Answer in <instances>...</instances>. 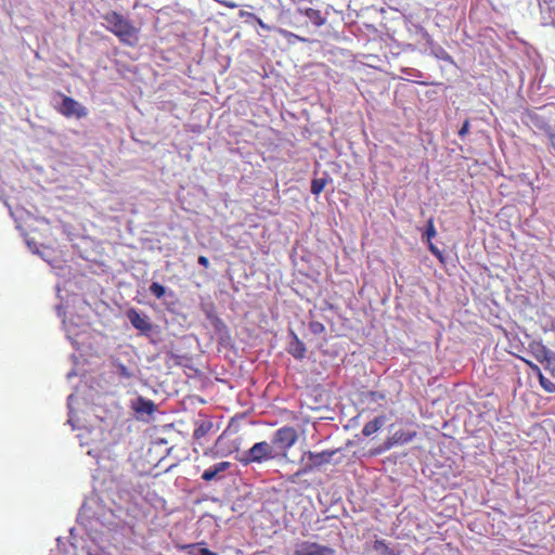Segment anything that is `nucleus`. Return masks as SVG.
Instances as JSON below:
<instances>
[{
	"instance_id": "nucleus-32",
	"label": "nucleus",
	"mask_w": 555,
	"mask_h": 555,
	"mask_svg": "<svg viewBox=\"0 0 555 555\" xmlns=\"http://www.w3.org/2000/svg\"><path fill=\"white\" fill-rule=\"evenodd\" d=\"M199 555H218V554H217V553H215V552H211V551H210V550H208V548H205V547H204V548H201V551H199Z\"/></svg>"
},
{
	"instance_id": "nucleus-15",
	"label": "nucleus",
	"mask_w": 555,
	"mask_h": 555,
	"mask_svg": "<svg viewBox=\"0 0 555 555\" xmlns=\"http://www.w3.org/2000/svg\"><path fill=\"white\" fill-rule=\"evenodd\" d=\"M212 426L210 421L197 422L193 433L194 439L199 440L204 438L212 429Z\"/></svg>"
},
{
	"instance_id": "nucleus-18",
	"label": "nucleus",
	"mask_w": 555,
	"mask_h": 555,
	"mask_svg": "<svg viewBox=\"0 0 555 555\" xmlns=\"http://www.w3.org/2000/svg\"><path fill=\"white\" fill-rule=\"evenodd\" d=\"M279 33L287 39L288 42H294V41H300V42H310L309 39L305 38V37H301L297 34H294V33H291L288 30H285V29H279Z\"/></svg>"
},
{
	"instance_id": "nucleus-16",
	"label": "nucleus",
	"mask_w": 555,
	"mask_h": 555,
	"mask_svg": "<svg viewBox=\"0 0 555 555\" xmlns=\"http://www.w3.org/2000/svg\"><path fill=\"white\" fill-rule=\"evenodd\" d=\"M437 235V231L434 223V218H429L427 220L426 231L423 233L422 238L426 242H431V240Z\"/></svg>"
},
{
	"instance_id": "nucleus-13",
	"label": "nucleus",
	"mask_w": 555,
	"mask_h": 555,
	"mask_svg": "<svg viewBox=\"0 0 555 555\" xmlns=\"http://www.w3.org/2000/svg\"><path fill=\"white\" fill-rule=\"evenodd\" d=\"M530 350L532 351L534 358L540 363H543L547 357H550L553 351H551L546 346H544L542 343H532L530 344Z\"/></svg>"
},
{
	"instance_id": "nucleus-24",
	"label": "nucleus",
	"mask_w": 555,
	"mask_h": 555,
	"mask_svg": "<svg viewBox=\"0 0 555 555\" xmlns=\"http://www.w3.org/2000/svg\"><path fill=\"white\" fill-rule=\"evenodd\" d=\"M427 245L430 253L435 255L440 261H443L442 251L433 242H427Z\"/></svg>"
},
{
	"instance_id": "nucleus-34",
	"label": "nucleus",
	"mask_w": 555,
	"mask_h": 555,
	"mask_svg": "<svg viewBox=\"0 0 555 555\" xmlns=\"http://www.w3.org/2000/svg\"><path fill=\"white\" fill-rule=\"evenodd\" d=\"M551 330L555 332V319L551 323Z\"/></svg>"
},
{
	"instance_id": "nucleus-4",
	"label": "nucleus",
	"mask_w": 555,
	"mask_h": 555,
	"mask_svg": "<svg viewBox=\"0 0 555 555\" xmlns=\"http://www.w3.org/2000/svg\"><path fill=\"white\" fill-rule=\"evenodd\" d=\"M56 95L60 96L62 101L59 105L54 106V108L64 117H66V118L76 117V118L80 119L88 115L87 107L83 106L82 104H80L75 99H73L68 95H65L61 92H57Z\"/></svg>"
},
{
	"instance_id": "nucleus-12",
	"label": "nucleus",
	"mask_w": 555,
	"mask_h": 555,
	"mask_svg": "<svg viewBox=\"0 0 555 555\" xmlns=\"http://www.w3.org/2000/svg\"><path fill=\"white\" fill-rule=\"evenodd\" d=\"M299 13L304 14L313 26L321 27L325 24L326 18L322 15L320 10L308 8L306 10H298Z\"/></svg>"
},
{
	"instance_id": "nucleus-1",
	"label": "nucleus",
	"mask_w": 555,
	"mask_h": 555,
	"mask_svg": "<svg viewBox=\"0 0 555 555\" xmlns=\"http://www.w3.org/2000/svg\"><path fill=\"white\" fill-rule=\"evenodd\" d=\"M102 18L105 29L115 35L121 43L134 47L139 42V28L119 12L108 11Z\"/></svg>"
},
{
	"instance_id": "nucleus-30",
	"label": "nucleus",
	"mask_w": 555,
	"mask_h": 555,
	"mask_svg": "<svg viewBox=\"0 0 555 555\" xmlns=\"http://www.w3.org/2000/svg\"><path fill=\"white\" fill-rule=\"evenodd\" d=\"M367 396L372 399V400H383L385 399V396L380 392H377V391H370L367 393Z\"/></svg>"
},
{
	"instance_id": "nucleus-26",
	"label": "nucleus",
	"mask_w": 555,
	"mask_h": 555,
	"mask_svg": "<svg viewBox=\"0 0 555 555\" xmlns=\"http://www.w3.org/2000/svg\"><path fill=\"white\" fill-rule=\"evenodd\" d=\"M526 364L531 369V371L537 375L538 379L543 375L539 365L533 363L532 361L525 360Z\"/></svg>"
},
{
	"instance_id": "nucleus-11",
	"label": "nucleus",
	"mask_w": 555,
	"mask_h": 555,
	"mask_svg": "<svg viewBox=\"0 0 555 555\" xmlns=\"http://www.w3.org/2000/svg\"><path fill=\"white\" fill-rule=\"evenodd\" d=\"M137 413L153 414L156 411V404L144 397H139L133 405Z\"/></svg>"
},
{
	"instance_id": "nucleus-5",
	"label": "nucleus",
	"mask_w": 555,
	"mask_h": 555,
	"mask_svg": "<svg viewBox=\"0 0 555 555\" xmlns=\"http://www.w3.org/2000/svg\"><path fill=\"white\" fill-rule=\"evenodd\" d=\"M294 555H336V551L317 542L299 541L294 546Z\"/></svg>"
},
{
	"instance_id": "nucleus-2",
	"label": "nucleus",
	"mask_w": 555,
	"mask_h": 555,
	"mask_svg": "<svg viewBox=\"0 0 555 555\" xmlns=\"http://www.w3.org/2000/svg\"><path fill=\"white\" fill-rule=\"evenodd\" d=\"M279 455L274 446L269 443L268 441L256 442L248 450L244 451L240 456H237V461L243 466H248L253 463H263L271 460L276 459Z\"/></svg>"
},
{
	"instance_id": "nucleus-9",
	"label": "nucleus",
	"mask_w": 555,
	"mask_h": 555,
	"mask_svg": "<svg viewBox=\"0 0 555 555\" xmlns=\"http://www.w3.org/2000/svg\"><path fill=\"white\" fill-rule=\"evenodd\" d=\"M292 340L288 344L287 351L297 360H302L306 357L307 348L299 339L295 332H291Z\"/></svg>"
},
{
	"instance_id": "nucleus-20",
	"label": "nucleus",
	"mask_w": 555,
	"mask_h": 555,
	"mask_svg": "<svg viewBox=\"0 0 555 555\" xmlns=\"http://www.w3.org/2000/svg\"><path fill=\"white\" fill-rule=\"evenodd\" d=\"M116 374L125 379H130L133 377V373L122 363L116 364Z\"/></svg>"
},
{
	"instance_id": "nucleus-31",
	"label": "nucleus",
	"mask_w": 555,
	"mask_h": 555,
	"mask_svg": "<svg viewBox=\"0 0 555 555\" xmlns=\"http://www.w3.org/2000/svg\"><path fill=\"white\" fill-rule=\"evenodd\" d=\"M197 261L201 266H203L206 269L209 267V260L206 256H199Z\"/></svg>"
},
{
	"instance_id": "nucleus-3",
	"label": "nucleus",
	"mask_w": 555,
	"mask_h": 555,
	"mask_svg": "<svg viewBox=\"0 0 555 555\" xmlns=\"http://www.w3.org/2000/svg\"><path fill=\"white\" fill-rule=\"evenodd\" d=\"M298 439L297 430L293 426H283L279 428L272 437V444L280 456H286L288 450Z\"/></svg>"
},
{
	"instance_id": "nucleus-10",
	"label": "nucleus",
	"mask_w": 555,
	"mask_h": 555,
	"mask_svg": "<svg viewBox=\"0 0 555 555\" xmlns=\"http://www.w3.org/2000/svg\"><path fill=\"white\" fill-rule=\"evenodd\" d=\"M230 467H231L230 462H225V461L219 462V463L215 464L214 466L204 470V473L202 474V479L207 482L218 479V478H220L219 475L221 473L225 472L227 469H229Z\"/></svg>"
},
{
	"instance_id": "nucleus-22",
	"label": "nucleus",
	"mask_w": 555,
	"mask_h": 555,
	"mask_svg": "<svg viewBox=\"0 0 555 555\" xmlns=\"http://www.w3.org/2000/svg\"><path fill=\"white\" fill-rule=\"evenodd\" d=\"M309 330L314 335H320L325 332V326L323 323H321L319 321H312L309 323Z\"/></svg>"
},
{
	"instance_id": "nucleus-17",
	"label": "nucleus",
	"mask_w": 555,
	"mask_h": 555,
	"mask_svg": "<svg viewBox=\"0 0 555 555\" xmlns=\"http://www.w3.org/2000/svg\"><path fill=\"white\" fill-rule=\"evenodd\" d=\"M327 180L320 178V179H313L311 181V188L310 191L313 195H319L323 192L324 188L326 186Z\"/></svg>"
},
{
	"instance_id": "nucleus-6",
	"label": "nucleus",
	"mask_w": 555,
	"mask_h": 555,
	"mask_svg": "<svg viewBox=\"0 0 555 555\" xmlns=\"http://www.w3.org/2000/svg\"><path fill=\"white\" fill-rule=\"evenodd\" d=\"M338 450H325L322 452H309L308 457L311 462V465L302 470H298L292 476L288 477V480L291 482H296L297 477L306 473L308 469H311L312 467H320L324 464H327L332 461L333 456L337 453Z\"/></svg>"
},
{
	"instance_id": "nucleus-8",
	"label": "nucleus",
	"mask_w": 555,
	"mask_h": 555,
	"mask_svg": "<svg viewBox=\"0 0 555 555\" xmlns=\"http://www.w3.org/2000/svg\"><path fill=\"white\" fill-rule=\"evenodd\" d=\"M415 433H406L403 430L396 431L391 437H388L384 443V447L379 450L372 452V454H378L382 451L391 449L395 444L406 443L413 439Z\"/></svg>"
},
{
	"instance_id": "nucleus-33",
	"label": "nucleus",
	"mask_w": 555,
	"mask_h": 555,
	"mask_svg": "<svg viewBox=\"0 0 555 555\" xmlns=\"http://www.w3.org/2000/svg\"><path fill=\"white\" fill-rule=\"evenodd\" d=\"M250 14H253V13H251V12H246V11H241V12H240V16H241V17L246 16V17H249V18H250Z\"/></svg>"
},
{
	"instance_id": "nucleus-19",
	"label": "nucleus",
	"mask_w": 555,
	"mask_h": 555,
	"mask_svg": "<svg viewBox=\"0 0 555 555\" xmlns=\"http://www.w3.org/2000/svg\"><path fill=\"white\" fill-rule=\"evenodd\" d=\"M149 289H150L151 294L154 295L157 299L163 298L166 293V288L158 282H153L150 285Z\"/></svg>"
},
{
	"instance_id": "nucleus-25",
	"label": "nucleus",
	"mask_w": 555,
	"mask_h": 555,
	"mask_svg": "<svg viewBox=\"0 0 555 555\" xmlns=\"http://www.w3.org/2000/svg\"><path fill=\"white\" fill-rule=\"evenodd\" d=\"M373 547L375 551H385L390 553V548L388 547L384 540H375Z\"/></svg>"
},
{
	"instance_id": "nucleus-28",
	"label": "nucleus",
	"mask_w": 555,
	"mask_h": 555,
	"mask_svg": "<svg viewBox=\"0 0 555 555\" xmlns=\"http://www.w3.org/2000/svg\"><path fill=\"white\" fill-rule=\"evenodd\" d=\"M250 18H253L254 21H256V23L264 30H271V27L263 23L262 20L260 17H258L256 14H250Z\"/></svg>"
},
{
	"instance_id": "nucleus-27",
	"label": "nucleus",
	"mask_w": 555,
	"mask_h": 555,
	"mask_svg": "<svg viewBox=\"0 0 555 555\" xmlns=\"http://www.w3.org/2000/svg\"><path fill=\"white\" fill-rule=\"evenodd\" d=\"M469 127H470V122H469V119H466L461 129L459 130V135L461 138H464L468 132H469Z\"/></svg>"
},
{
	"instance_id": "nucleus-14",
	"label": "nucleus",
	"mask_w": 555,
	"mask_h": 555,
	"mask_svg": "<svg viewBox=\"0 0 555 555\" xmlns=\"http://www.w3.org/2000/svg\"><path fill=\"white\" fill-rule=\"evenodd\" d=\"M386 417L385 416H377L373 421L366 423L362 429V434L365 437H369L375 433H377L385 424Z\"/></svg>"
},
{
	"instance_id": "nucleus-23",
	"label": "nucleus",
	"mask_w": 555,
	"mask_h": 555,
	"mask_svg": "<svg viewBox=\"0 0 555 555\" xmlns=\"http://www.w3.org/2000/svg\"><path fill=\"white\" fill-rule=\"evenodd\" d=\"M544 369L548 371L553 376H555V354L554 352L547 357V359L543 362Z\"/></svg>"
},
{
	"instance_id": "nucleus-21",
	"label": "nucleus",
	"mask_w": 555,
	"mask_h": 555,
	"mask_svg": "<svg viewBox=\"0 0 555 555\" xmlns=\"http://www.w3.org/2000/svg\"><path fill=\"white\" fill-rule=\"evenodd\" d=\"M539 383L541 385V387L546 391V392H550V393H553L555 392V384L550 380L548 378H546L544 375H542L540 378H539Z\"/></svg>"
},
{
	"instance_id": "nucleus-7",
	"label": "nucleus",
	"mask_w": 555,
	"mask_h": 555,
	"mask_svg": "<svg viewBox=\"0 0 555 555\" xmlns=\"http://www.w3.org/2000/svg\"><path fill=\"white\" fill-rule=\"evenodd\" d=\"M127 319L131 325L143 334L152 331V323L145 314L140 313L137 309L130 308L126 311Z\"/></svg>"
},
{
	"instance_id": "nucleus-35",
	"label": "nucleus",
	"mask_w": 555,
	"mask_h": 555,
	"mask_svg": "<svg viewBox=\"0 0 555 555\" xmlns=\"http://www.w3.org/2000/svg\"><path fill=\"white\" fill-rule=\"evenodd\" d=\"M194 546H195V544H188V545L182 546V548L185 550V548H190V547H194Z\"/></svg>"
},
{
	"instance_id": "nucleus-29",
	"label": "nucleus",
	"mask_w": 555,
	"mask_h": 555,
	"mask_svg": "<svg viewBox=\"0 0 555 555\" xmlns=\"http://www.w3.org/2000/svg\"><path fill=\"white\" fill-rule=\"evenodd\" d=\"M416 28L418 29V31L424 40H426L427 42H431V36L428 34V31L424 27L417 26Z\"/></svg>"
}]
</instances>
